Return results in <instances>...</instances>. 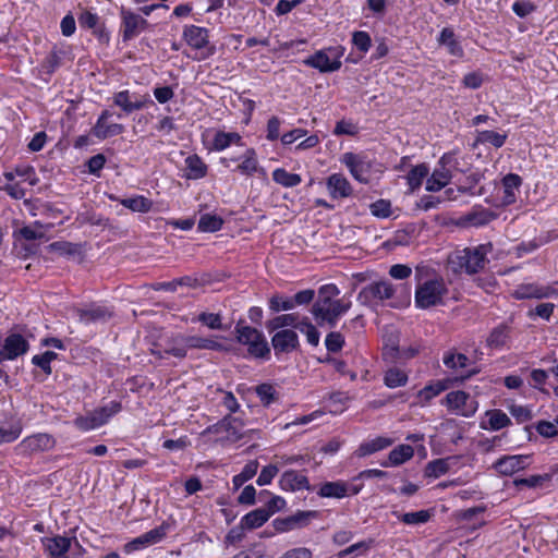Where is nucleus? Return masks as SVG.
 Instances as JSON below:
<instances>
[{
	"label": "nucleus",
	"instance_id": "603ef678",
	"mask_svg": "<svg viewBox=\"0 0 558 558\" xmlns=\"http://www.w3.org/2000/svg\"><path fill=\"white\" fill-rule=\"evenodd\" d=\"M19 232L20 235L27 241L40 240L45 238L44 227L38 222L34 223L33 226H25L20 229Z\"/></svg>",
	"mask_w": 558,
	"mask_h": 558
},
{
	"label": "nucleus",
	"instance_id": "6e6552de",
	"mask_svg": "<svg viewBox=\"0 0 558 558\" xmlns=\"http://www.w3.org/2000/svg\"><path fill=\"white\" fill-rule=\"evenodd\" d=\"M343 54L342 47H330L326 50H319L304 60L308 66L319 70L323 73L338 71L342 62L340 58Z\"/></svg>",
	"mask_w": 558,
	"mask_h": 558
},
{
	"label": "nucleus",
	"instance_id": "20e7f679",
	"mask_svg": "<svg viewBox=\"0 0 558 558\" xmlns=\"http://www.w3.org/2000/svg\"><path fill=\"white\" fill-rule=\"evenodd\" d=\"M236 341L247 347V352L256 359L268 360L270 356V347L266 337L258 329L244 325L243 320H239L234 328Z\"/></svg>",
	"mask_w": 558,
	"mask_h": 558
},
{
	"label": "nucleus",
	"instance_id": "79ce46f5",
	"mask_svg": "<svg viewBox=\"0 0 558 558\" xmlns=\"http://www.w3.org/2000/svg\"><path fill=\"white\" fill-rule=\"evenodd\" d=\"M509 338V330L506 325H499L494 328L487 338V344L490 348H500L506 344Z\"/></svg>",
	"mask_w": 558,
	"mask_h": 558
},
{
	"label": "nucleus",
	"instance_id": "680f3d73",
	"mask_svg": "<svg viewBox=\"0 0 558 558\" xmlns=\"http://www.w3.org/2000/svg\"><path fill=\"white\" fill-rule=\"evenodd\" d=\"M536 430L538 432L539 435L546 438L555 437L558 435L556 422L551 423L548 421H541L536 425Z\"/></svg>",
	"mask_w": 558,
	"mask_h": 558
},
{
	"label": "nucleus",
	"instance_id": "393cba45",
	"mask_svg": "<svg viewBox=\"0 0 558 558\" xmlns=\"http://www.w3.org/2000/svg\"><path fill=\"white\" fill-rule=\"evenodd\" d=\"M451 180V171L449 168L436 167L432 175L426 181V190L429 192H438L445 187Z\"/></svg>",
	"mask_w": 558,
	"mask_h": 558
},
{
	"label": "nucleus",
	"instance_id": "412c9836",
	"mask_svg": "<svg viewBox=\"0 0 558 558\" xmlns=\"http://www.w3.org/2000/svg\"><path fill=\"white\" fill-rule=\"evenodd\" d=\"M3 349L7 357L9 360H14L27 352L28 342L22 335L11 333L5 338Z\"/></svg>",
	"mask_w": 558,
	"mask_h": 558
},
{
	"label": "nucleus",
	"instance_id": "58836bf2",
	"mask_svg": "<svg viewBox=\"0 0 558 558\" xmlns=\"http://www.w3.org/2000/svg\"><path fill=\"white\" fill-rule=\"evenodd\" d=\"M496 218V214L489 209H476L468 214L465 220L474 227H481L489 223Z\"/></svg>",
	"mask_w": 558,
	"mask_h": 558
},
{
	"label": "nucleus",
	"instance_id": "bf43d9fd",
	"mask_svg": "<svg viewBox=\"0 0 558 558\" xmlns=\"http://www.w3.org/2000/svg\"><path fill=\"white\" fill-rule=\"evenodd\" d=\"M551 478V474H543V475H532L526 478H515V486H527V487H537L541 486L544 482H548Z\"/></svg>",
	"mask_w": 558,
	"mask_h": 558
},
{
	"label": "nucleus",
	"instance_id": "473e14b6",
	"mask_svg": "<svg viewBox=\"0 0 558 558\" xmlns=\"http://www.w3.org/2000/svg\"><path fill=\"white\" fill-rule=\"evenodd\" d=\"M343 162L350 169L352 175L363 182L365 181L364 172H365V162L355 154L347 153L343 156Z\"/></svg>",
	"mask_w": 558,
	"mask_h": 558
},
{
	"label": "nucleus",
	"instance_id": "37998d69",
	"mask_svg": "<svg viewBox=\"0 0 558 558\" xmlns=\"http://www.w3.org/2000/svg\"><path fill=\"white\" fill-rule=\"evenodd\" d=\"M486 416L493 430H499L511 424L509 416L501 410H489L486 412Z\"/></svg>",
	"mask_w": 558,
	"mask_h": 558
},
{
	"label": "nucleus",
	"instance_id": "4d7b16f0",
	"mask_svg": "<svg viewBox=\"0 0 558 558\" xmlns=\"http://www.w3.org/2000/svg\"><path fill=\"white\" fill-rule=\"evenodd\" d=\"M469 359L462 353H450L444 357V364L448 368L457 369L466 367Z\"/></svg>",
	"mask_w": 558,
	"mask_h": 558
},
{
	"label": "nucleus",
	"instance_id": "a19ab883",
	"mask_svg": "<svg viewBox=\"0 0 558 558\" xmlns=\"http://www.w3.org/2000/svg\"><path fill=\"white\" fill-rule=\"evenodd\" d=\"M384 381L389 388L401 387L407 384L408 375L403 371L392 367L385 373Z\"/></svg>",
	"mask_w": 558,
	"mask_h": 558
},
{
	"label": "nucleus",
	"instance_id": "2eb2a0df",
	"mask_svg": "<svg viewBox=\"0 0 558 558\" xmlns=\"http://www.w3.org/2000/svg\"><path fill=\"white\" fill-rule=\"evenodd\" d=\"M271 345L275 354L290 353L299 345V337L291 329H281L275 332L271 338Z\"/></svg>",
	"mask_w": 558,
	"mask_h": 558
},
{
	"label": "nucleus",
	"instance_id": "c85d7f7f",
	"mask_svg": "<svg viewBox=\"0 0 558 558\" xmlns=\"http://www.w3.org/2000/svg\"><path fill=\"white\" fill-rule=\"evenodd\" d=\"M269 518L270 511L265 508H258L245 514L241 523L245 529L253 530L262 526Z\"/></svg>",
	"mask_w": 558,
	"mask_h": 558
},
{
	"label": "nucleus",
	"instance_id": "aec40b11",
	"mask_svg": "<svg viewBox=\"0 0 558 558\" xmlns=\"http://www.w3.org/2000/svg\"><path fill=\"white\" fill-rule=\"evenodd\" d=\"M327 189L332 198H344L352 193L351 184L340 173H333L327 179Z\"/></svg>",
	"mask_w": 558,
	"mask_h": 558
},
{
	"label": "nucleus",
	"instance_id": "5701e85b",
	"mask_svg": "<svg viewBox=\"0 0 558 558\" xmlns=\"http://www.w3.org/2000/svg\"><path fill=\"white\" fill-rule=\"evenodd\" d=\"M414 456V449L410 445H399L393 448L389 454L388 460L380 463L381 466H398L407 462Z\"/></svg>",
	"mask_w": 558,
	"mask_h": 558
},
{
	"label": "nucleus",
	"instance_id": "f8f14e48",
	"mask_svg": "<svg viewBox=\"0 0 558 558\" xmlns=\"http://www.w3.org/2000/svg\"><path fill=\"white\" fill-rule=\"evenodd\" d=\"M120 15L122 20L121 33L123 41L133 39L148 25L145 19L124 8L121 9Z\"/></svg>",
	"mask_w": 558,
	"mask_h": 558
},
{
	"label": "nucleus",
	"instance_id": "b1692460",
	"mask_svg": "<svg viewBox=\"0 0 558 558\" xmlns=\"http://www.w3.org/2000/svg\"><path fill=\"white\" fill-rule=\"evenodd\" d=\"M183 342L186 349L222 351L223 345L213 338H204L199 336H183Z\"/></svg>",
	"mask_w": 558,
	"mask_h": 558
},
{
	"label": "nucleus",
	"instance_id": "3c124183",
	"mask_svg": "<svg viewBox=\"0 0 558 558\" xmlns=\"http://www.w3.org/2000/svg\"><path fill=\"white\" fill-rule=\"evenodd\" d=\"M48 250L50 252H56L62 256L74 255V254L78 253V251H80L77 244L66 242V241L53 242V243L49 244Z\"/></svg>",
	"mask_w": 558,
	"mask_h": 558
},
{
	"label": "nucleus",
	"instance_id": "f257e3e1",
	"mask_svg": "<svg viewBox=\"0 0 558 558\" xmlns=\"http://www.w3.org/2000/svg\"><path fill=\"white\" fill-rule=\"evenodd\" d=\"M339 289L333 283L324 284L318 289L311 313L319 326L327 325L333 328L339 318L351 307V301L337 299Z\"/></svg>",
	"mask_w": 558,
	"mask_h": 558
},
{
	"label": "nucleus",
	"instance_id": "7c9ffc66",
	"mask_svg": "<svg viewBox=\"0 0 558 558\" xmlns=\"http://www.w3.org/2000/svg\"><path fill=\"white\" fill-rule=\"evenodd\" d=\"M522 183L520 175L509 173L502 179L504 197L502 202L507 205L512 204L515 201L514 191L519 189Z\"/></svg>",
	"mask_w": 558,
	"mask_h": 558
},
{
	"label": "nucleus",
	"instance_id": "13d9d810",
	"mask_svg": "<svg viewBox=\"0 0 558 558\" xmlns=\"http://www.w3.org/2000/svg\"><path fill=\"white\" fill-rule=\"evenodd\" d=\"M279 466L277 464H268L264 466L257 477V485L265 486L271 483L274 477L278 474Z\"/></svg>",
	"mask_w": 558,
	"mask_h": 558
},
{
	"label": "nucleus",
	"instance_id": "9b49d317",
	"mask_svg": "<svg viewBox=\"0 0 558 558\" xmlns=\"http://www.w3.org/2000/svg\"><path fill=\"white\" fill-rule=\"evenodd\" d=\"M113 104L121 108V110L130 114L133 111L144 109L148 105H153L154 101L149 95H137L132 94L129 90H121L116 93L112 97Z\"/></svg>",
	"mask_w": 558,
	"mask_h": 558
},
{
	"label": "nucleus",
	"instance_id": "f03ea898",
	"mask_svg": "<svg viewBox=\"0 0 558 558\" xmlns=\"http://www.w3.org/2000/svg\"><path fill=\"white\" fill-rule=\"evenodd\" d=\"M490 250V244H481L474 247L458 250L448 256V266L454 274H477L484 269L488 263L486 256Z\"/></svg>",
	"mask_w": 558,
	"mask_h": 558
},
{
	"label": "nucleus",
	"instance_id": "a878e982",
	"mask_svg": "<svg viewBox=\"0 0 558 558\" xmlns=\"http://www.w3.org/2000/svg\"><path fill=\"white\" fill-rule=\"evenodd\" d=\"M349 494V485L342 481L324 483L317 495L323 498H343Z\"/></svg>",
	"mask_w": 558,
	"mask_h": 558
},
{
	"label": "nucleus",
	"instance_id": "de8ad7c7",
	"mask_svg": "<svg viewBox=\"0 0 558 558\" xmlns=\"http://www.w3.org/2000/svg\"><path fill=\"white\" fill-rule=\"evenodd\" d=\"M293 301L292 298H286L280 294H274L269 299V310L274 313H278L281 311H290L293 310Z\"/></svg>",
	"mask_w": 558,
	"mask_h": 558
},
{
	"label": "nucleus",
	"instance_id": "f704fd0d",
	"mask_svg": "<svg viewBox=\"0 0 558 558\" xmlns=\"http://www.w3.org/2000/svg\"><path fill=\"white\" fill-rule=\"evenodd\" d=\"M120 203L134 213H148L153 207V202L145 196L136 195L134 197L123 198Z\"/></svg>",
	"mask_w": 558,
	"mask_h": 558
},
{
	"label": "nucleus",
	"instance_id": "6ab92c4d",
	"mask_svg": "<svg viewBox=\"0 0 558 558\" xmlns=\"http://www.w3.org/2000/svg\"><path fill=\"white\" fill-rule=\"evenodd\" d=\"M446 401L450 409L458 410L463 415L473 413L475 410L470 395L461 390L449 392L446 396Z\"/></svg>",
	"mask_w": 558,
	"mask_h": 558
},
{
	"label": "nucleus",
	"instance_id": "9d476101",
	"mask_svg": "<svg viewBox=\"0 0 558 558\" xmlns=\"http://www.w3.org/2000/svg\"><path fill=\"white\" fill-rule=\"evenodd\" d=\"M317 517L318 512L315 510H299L292 515L275 519L271 524L275 529V532L284 533L295 529L305 527L313 519H316Z\"/></svg>",
	"mask_w": 558,
	"mask_h": 558
},
{
	"label": "nucleus",
	"instance_id": "c756f323",
	"mask_svg": "<svg viewBox=\"0 0 558 558\" xmlns=\"http://www.w3.org/2000/svg\"><path fill=\"white\" fill-rule=\"evenodd\" d=\"M454 460V457H448L429 461L425 466V475L437 478L446 474Z\"/></svg>",
	"mask_w": 558,
	"mask_h": 558
},
{
	"label": "nucleus",
	"instance_id": "bb28decb",
	"mask_svg": "<svg viewBox=\"0 0 558 558\" xmlns=\"http://www.w3.org/2000/svg\"><path fill=\"white\" fill-rule=\"evenodd\" d=\"M124 132V125L119 123H108V121H96L92 129V134L98 140H106L111 136L120 135Z\"/></svg>",
	"mask_w": 558,
	"mask_h": 558
},
{
	"label": "nucleus",
	"instance_id": "cd10ccee",
	"mask_svg": "<svg viewBox=\"0 0 558 558\" xmlns=\"http://www.w3.org/2000/svg\"><path fill=\"white\" fill-rule=\"evenodd\" d=\"M241 163L235 168L241 174L253 175L258 169L257 155L254 148H246L241 155Z\"/></svg>",
	"mask_w": 558,
	"mask_h": 558
},
{
	"label": "nucleus",
	"instance_id": "423d86ee",
	"mask_svg": "<svg viewBox=\"0 0 558 558\" xmlns=\"http://www.w3.org/2000/svg\"><path fill=\"white\" fill-rule=\"evenodd\" d=\"M183 39L197 52L194 60H206L214 56L216 47L209 41V31L196 25H186L183 28Z\"/></svg>",
	"mask_w": 558,
	"mask_h": 558
},
{
	"label": "nucleus",
	"instance_id": "69168bd1",
	"mask_svg": "<svg viewBox=\"0 0 558 558\" xmlns=\"http://www.w3.org/2000/svg\"><path fill=\"white\" fill-rule=\"evenodd\" d=\"M369 544L371 543L365 542V541L353 544V545L347 547L345 549L341 550L338 554V557L342 558V557H345V556L352 555V554H354V555L364 554L369 549Z\"/></svg>",
	"mask_w": 558,
	"mask_h": 558
},
{
	"label": "nucleus",
	"instance_id": "4468645a",
	"mask_svg": "<svg viewBox=\"0 0 558 558\" xmlns=\"http://www.w3.org/2000/svg\"><path fill=\"white\" fill-rule=\"evenodd\" d=\"M54 440L48 434H36L24 438L17 446V449L24 454H32L49 450L53 447Z\"/></svg>",
	"mask_w": 558,
	"mask_h": 558
},
{
	"label": "nucleus",
	"instance_id": "4c0bfd02",
	"mask_svg": "<svg viewBox=\"0 0 558 558\" xmlns=\"http://www.w3.org/2000/svg\"><path fill=\"white\" fill-rule=\"evenodd\" d=\"M429 172L428 167L425 163L413 167L407 175V181L411 191L418 189L422 181L427 177Z\"/></svg>",
	"mask_w": 558,
	"mask_h": 558
},
{
	"label": "nucleus",
	"instance_id": "0e129e2a",
	"mask_svg": "<svg viewBox=\"0 0 558 558\" xmlns=\"http://www.w3.org/2000/svg\"><path fill=\"white\" fill-rule=\"evenodd\" d=\"M166 530L167 527L162 524L144 533L143 535L147 545H153L160 542L166 536Z\"/></svg>",
	"mask_w": 558,
	"mask_h": 558
},
{
	"label": "nucleus",
	"instance_id": "6e6d98bb",
	"mask_svg": "<svg viewBox=\"0 0 558 558\" xmlns=\"http://www.w3.org/2000/svg\"><path fill=\"white\" fill-rule=\"evenodd\" d=\"M353 45L362 52H367L372 46V39L368 33L356 31L352 35Z\"/></svg>",
	"mask_w": 558,
	"mask_h": 558
},
{
	"label": "nucleus",
	"instance_id": "ddd939ff",
	"mask_svg": "<svg viewBox=\"0 0 558 558\" xmlns=\"http://www.w3.org/2000/svg\"><path fill=\"white\" fill-rule=\"evenodd\" d=\"M530 464V456H504L494 463V469L501 475H512Z\"/></svg>",
	"mask_w": 558,
	"mask_h": 558
},
{
	"label": "nucleus",
	"instance_id": "774afa93",
	"mask_svg": "<svg viewBox=\"0 0 558 558\" xmlns=\"http://www.w3.org/2000/svg\"><path fill=\"white\" fill-rule=\"evenodd\" d=\"M444 389L445 386L438 383L436 385L426 386L418 392V396L422 400L429 401L434 397L438 396Z\"/></svg>",
	"mask_w": 558,
	"mask_h": 558
},
{
	"label": "nucleus",
	"instance_id": "e2e57ef3",
	"mask_svg": "<svg viewBox=\"0 0 558 558\" xmlns=\"http://www.w3.org/2000/svg\"><path fill=\"white\" fill-rule=\"evenodd\" d=\"M357 133V128L351 121L341 120L337 122L333 134L335 135H355Z\"/></svg>",
	"mask_w": 558,
	"mask_h": 558
},
{
	"label": "nucleus",
	"instance_id": "f3484780",
	"mask_svg": "<svg viewBox=\"0 0 558 558\" xmlns=\"http://www.w3.org/2000/svg\"><path fill=\"white\" fill-rule=\"evenodd\" d=\"M279 485L283 490L296 492V490H311V485L307 477L294 470H288L282 473Z\"/></svg>",
	"mask_w": 558,
	"mask_h": 558
},
{
	"label": "nucleus",
	"instance_id": "864d4df0",
	"mask_svg": "<svg viewBox=\"0 0 558 558\" xmlns=\"http://www.w3.org/2000/svg\"><path fill=\"white\" fill-rule=\"evenodd\" d=\"M371 213L378 218H388L391 215V203L387 199H378L371 204Z\"/></svg>",
	"mask_w": 558,
	"mask_h": 558
},
{
	"label": "nucleus",
	"instance_id": "72a5a7b5",
	"mask_svg": "<svg viewBox=\"0 0 558 558\" xmlns=\"http://www.w3.org/2000/svg\"><path fill=\"white\" fill-rule=\"evenodd\" d=\"M298 314H283L276 316L266 323V329L268 332H275L283 327H294L298 329L300 324L298 323Z\"/></svg>",
	"mask_w": 558,
	"mask_h": 558
},
{
	"label": "nucleus",
	"instance_id": "49530a36",
	"mask_svg": "<svg viewBox=\"0 0 558 558\" xmlns=\"http://www.w3.org/2000/svg\"><path fill=\"white\" fill-rule=\"evenodd\" d=\"M255 391L260 402L266 407L278 398V393L271 384H260L255 388Z\"/></svg>",
	"mask_w": 558,
	"mask_h": 558
},
{
	"label": "nucleus",
	"instance_id": "5fc2aeb1",
	"mask_svg": "<svg viewBox=\"0 0 558 558\" xmlns=\"http://www.w3.org/2000/svg\"><path fill=\"white\" fill-rule=\"evenodd\" d=\"M325 345L329 352H338L344 345V338L338 331H331L327 335L325 339Z\"/></svg>",
	"mask_w": 558,
	"mask_h": 558
},
{
	"label": "nucleus",
	"instance_id": "8fccbe9b",
	"mask_svg": "<svg viewBox=\"0 0 558 558\" xmlns=\"http://www.w3.org/2000/svg\"><path fill=\"white\" fill-rule=\"evenodd\" d=\"M197 320L202 323L203 325L207 326L210 329L214 330H222L225 329L221 320L222 317L218 313H206L203 312L197 316Z\"/></svg>",
	"mask_w": 558,
	"mask_h": 558
},
{
	"label": "nucleus",
	"instance_id": "2f4dec72",
	"mask_svg": "<svg viewBox=\"0 0 558 558\" xmlns=\"http://www.w3.org/2000/svg\"><path fill=\"white\" fill-rule=\"evenodd\" d=\"M187 169V179L197 180L202 179L207 173V166L197 155H191L185 159Z\"/></svg>",
	"mask_w": 558,
	"mask_h": 558
},
{
	"label": "nucleus",
	"instance_id": "c03bdc74",
	"mask_svg": "<svg viewBox=\"0 0 558 558\" xmlns=\"http://www.w3.org/2000/svg\"><path fill=\"white\" fill-rule=\"evenodd\" d=\"M507 134H500L494 131H482L477 133L476 142L481 144H490L496 148L504 146Z\"/></svg>",
	"mask_w": 558,
	"mask_h": 558
},
{
	"label": "nucleus",
	"instance_id": "052dcab7",
	"mask_svg": "<svg viewBox=\"0 0 558 558\" xmlns=\"http://www.w3.org/2000/svg\"><path fill=\"white\" fill-rule=\"evenodd\" d=\"M510 414L518 421V423H524L532 418V412L529 408L518 404H511L508 407Z\"/></svg>",
	"mask_w": 558,
	"mask_h": 558
},
{
	"label": "nucleus",
	"instance_id": "ea45409f",
	"mask_svg": "<svg viewBox=\"0 0 558 558\" xmlns=\"http://www.w3.org/2000/svg\"><path fill=\"white\" fill-rule=\"evenodd\" d=\"M223 220L217 215L205 214L198 220V230L203 232H216L221 229Z\"/></svg>",
	"mask_w": 558,
	"mask_h": 558
},
{
	"label": "nucleus",
	"instance_id": "a211bd4d",
	"mask_svg": "<svg viewBox=\"0 0 558 558\" xmlns=\"http://www.w3.org/2000/svg\"><path fill=\"white\" fill-rule=\"evenodd\" d=\"M517 299H545L558 295L556 288L551 286L523 284L515 290Z\"/></svg>",
	"mask_w": 558,
	"mask_h": 558
},
{
	"label": "nucleus",
	"instance_id": "39448f33",
	"mask_svg": "<svg viewBox=\"0 0 558 558\" xmlns=\"http://www.w3.org/2000/svg\"><path fill=\"white\" fill-rule=\"evenodd\" d=\"M448 288L441 278L429 279L418 284L415 291V304L420 308H429L442 304Z\"/></svg>",
	"mask_w": 558,
	"mask_h": 558
},
{
	"label": "nucleus",
	"instance_id": "09e8293b",
	"mask_svg": "<svg viewBox=\"0 0 558 558\" xmlns=\"http://www.w3.org/2000/svg\"><path fill=\"white\" fill-rule=\"evenodd\" d=\"M298 329L305 333L310 344L314 347L318 345L320 333L317 328L311 322H308L307 318H304V320L299 324Z\"/></svg>",
	"mask_w": 558,
	"mask_h": 558
},
{
	"label": "nucleus",
	"instance_id": "e433bc0d",
	"mask_svg": "<svg viewBox=\"0 0 558 558\" xmlns=\"http://www.w3.org/2000/svg\"><path fill=\"white\" fill-rule=\"evenodd\" d=\"M272 180L284 187H293L301 183L300 174L290 173L283 168H277L272 171Z\"/></svg>",
	"mask_w": 558,
	"mask_h": 558
},
{
	"label": "nucleus",
	"instance_id": "1a4fd4ad",
	"mask_svg": "<svg viewBox=\"0 0 558 558\" xmlns=\"http://www.w3.org/2000/svg\"><path fill=\"white\" fill-rule=\"evenodd\" d=\"M396 289L391 282L380 280L364 287L357 295V301L363 305H368L375 300H389L393 298Z\"/></svg>",
	"mask_w": 558,
	"mask_h": 558
},
{
	"label": "nucleus",
	"instance_id": "a18cd8bd",
	"mask_svg": "<svg viewBox=\"0 0 558 558\" xmlns=\"http://www.w3.org/2000/svg\"><path fill=\"white\" fill-rule=\"evenodd\" d=\"M397 517L404 524L416 525L428 522L432 513L428 510H420L416 512H407Z\"/></svg>",
	"mask_w": 558,
	"mask_h": 558
},
{
	"label": "nucleus",
	"instance_id": "338daca9",
	"mask_svg": "<svg viewBox=\"0 0 558 558\" xmlns=\"http://www.w3.org/2000/svg\"><path fill=\"white\" fill-rule=\"evenodd\" d=\"M411 274H412L411 267H409L408 265H403V264L392 265L389 269V275L393 279H398V280L407 279L411 276Z\"/></svg>",
	"mask_w": 558,
	"mask_h": 558
},
{
	"label": "nucleus",
	"instance_id": "0eeeda50",
	"mask_svg": "<svg viewBox=\"0 0 558 558\" xmlns=\"http://www.w3.org/2000/svg\"><path fill=\"white\" fill-rule=\"evenodd\" d=\"M121 403L111 401L109 404L88 412L86 415L74 420L76 428L87 432L105 425L111 416L121 411Z\"/></svg>",
	"mask_w": 558,
	"mask_h": 558
},
{
	"label": "nucleus",
	"instance_id": "7ed1b4c3",
	"mask_svg": "<svg viewBox=\"0 0 558 558\" xmlns=\"http://www.w3.org/2000/svg\"><path fill=\"white\" fill-rule=\"evenodd\" d=\"M202 435L209 436L214 442L227 447L243 439L246 436V432L241 420L226 415L216 424L204 429Z\"/></svg>",
	"mask_w": 558,
	"mask_h": 558
},
{
	"label": "nucleus",
	"instance_id": "dca6fc26",
	"mask_svg": "<svg viewBox=\"0 0 558 558\" xmlns=\"http://www.w3.org/2000/svg\"><path fill=\"white\" fill-rule=\"evenodd\" d=\"M76 313L78 315L80 322L83 324L106 323L113 315V312L110 307L99 304H90L86 307L77 308Z\"/></svg>",
	"mask_w": 558,
	"mask_h": 558
},
{
	"label": "nucleus",
	"instance_id": "4be33fe9",
	"mask_svg": "<svg viewBox=\"0 0 558 558\" xmlns=\"http://www.w3.org/2000/svg\"><path fill=\"white\" fill-rule=\"evenodd\" d=\"M153 354L159 359H162L163 354L172 355L178 359H184L187 354V349L183 342V335L171 338L167 341L162 351H154Z\"/></svg>",
	"mask_w": 558,
	"mask_h": 558
},
{
	"label": "nucleus",
	"instance_id": "c9c22d12",
	"mask_svg": "<svg viewBox=\"0 0 558 558\" xmlns=\"http://www.w3.org/2000/svg\"><path fill=\"white\" fill-rule=\"evenodd\" d=\"M391 444H392V440L389 438L377 437L367 442L361 444L357 449V453L360 457H365V456L372 454L374 452H377L379 450H383V449L389 447Z\"/></svg>",
	"mask_w": 558,
	"mask_h": 558
}]
</instances>
